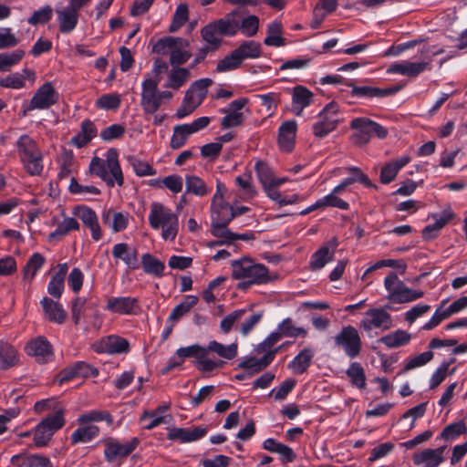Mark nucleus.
Wrapping results in <instances>:
<instances>
[{"mask_svg":"<svg viewBox=\"0 0 467 467\" xmlns=\"http://www.w3.org/2000/svg\"><path fill=\"white\" fill-rule=\"evenodd\" d=\"M453 215V212L449 206L439 213H433L431 215L433 223L428 224L422 231L423 238L432 239L436 237L440 230L452 219Z\"/></svg>","mask_w":467,"mask_h":467,"instance_id":"26","label":"nucleus"},{"mask_svg":"<svg viewBox=\"0 0 467 467\" xmlns=\"http://www.w3.org/2000/svg\"><path fill=\"white\" fill-rule=\"evenodd\" d=\"M159 78L145 75L141 83V106L145 112L155 113L160 108Z\"/></svg>","mask_w":467,"mask_h":467,"instance_id":"13","label":"nucleus"},{"mask_svg":"<svg viewBox=\"0 0 467 467\" xmlns=\"http://www.w3.org/2000/svg\"><path fill=\"white\" fill-rule=\"evenodd\" d=\"M369 123V119L356 118L351 121L350 127L355 130L351 136V141L358 146H363L369 142L372 131Z\"/></svg>","mask_w":467,"mask_h":467,"instance_id":"27","label":"nucleus"},{"mask_svg":"<svg viewBox=\"0 0 467 467\" xmlns=\"http://www.w3.org/2000/svg\"><path fill=\"white\" fill-rule=\"evenodd\" d=\"M25 170L30 175H39L43 171L42 155L37 151L29 156H25L20 159Z\"/></svg>","mask_w":467,"mask_h":467,"instance_id":"51","label":"nucleus"},{"mask_svg":"<svg viewBox=\"0 0 467 467\" xmlns=\"http://www.w3.org/2000/svg\"><path fill=\"white\" fill-rule=\"evenodd\" d=\"M106 421L109 425L113 423L111 415L104 410H91L80 415L78 423L92 424L93 422Z\"/></svg>","mask_w":467,"mask_h":467,"instance_id":"56","label":"nucleus"},{"mask_svg":"<svg viewBox=\"0 0 467 467\" xmlns=\"http://www.w3.org/2000/svg\"><path fill=\"white\" fill-rule=\"evenodd\" d=\"M58 98L59 95L53 84L46 82L36 89L28 105L25 108L24 114L35 109H47L57 102Z\"/></svg>","mask_w":467,"mask_h":467,"instance_id":"11","label":"nucleus"},{"mask_svg":"<svg viewBox=\"0 0 467 467\" xmlns=\"http://www.w3.org/2000/svg\"><path fill=\"white\" fill-rule=\"evenodd\" d=\"M104 443V457L109 463L120 461L129 456L139 444L137 438H132L127 441H121L118 439L109 437L103 440Z\"/></svg>","mask_w":467,"mask_h":467,"instance_id":"9","label":"nucleus"},{"mask_svg":"<svg viewBox=\"0 0 467 467\" xmlns=\"http://www.w3.org/2000/svg\"><path fill=\"white\" fill-rule=\"evenodd\" d=\"M62 217L61 221L57 217L53 218V224L57 225V227L48 234L49 241L60 239L68 234L71 231L78 230L79 223L77 219L66 216L64 213L62 214Z\"/></svg>","mask_w":467,"mask_h":467,"instance_id":"28","label":"nucleus"},{"mask_svg":"<svg viewBox=\"0 0 467 467\" xmlns=\"http://www.w3.org/2000/svg\"><path fill=\"white\" fill-rule=\"evenodd\" d=\"M292 112L300 116L303 110L312 104L314 94L304 86L298 85L292 89Z\"/></svg>","mask_w":467,"mask_h":467,"instance_id":"25","label":"nucleus"},{"mask_svg":"<svg viewBox=\"0 0 467 467\" xmlns=\"http://www.w3.org/2000/svg\"><path fill=\"white\" fill-rule=\"evenodd\" d=\"M240 60L255 59L261 57L262 47L259 42L254 40L244 41L237 48L234 49Z\"/></svg>","mask_w":467,"mask_h":467,"instance_id":"39","label":"nucleus"},{"mask_svg":"<svg viewBox=\"0 0 467 467\" xmlns=\"http://www.w3.org/2000/svg\"><path fill=\"white\" fill-rule=\"evenodd\" d=\"M209 350L205 347L203 353H201L199 358L194 360V366L202 372H212L215 369L222 368L224 364L223 361L211 358L209 357Z\"/></svg>","mask_w":467,"mask_h":467,"instance_id":"45","label":"nucleus"},{"mask_svg":"<svg viewBox=\"0 0 467 467\" xmlns=\"http://www.w3.org/2000/svg\"><path fill=\"white\" fill-rule=\"evenodd\" d=\"M335 344L350 358L359 356L362 342L358 331L352 326L344 327L335 337Z\"/></svg>","mask_w":467,"mask_h":467,"instance_id":"10","label":"nucleus"},{"mask_svg":"<svg viewBox=\"0 0 467 467\" xmlns=\"http://www.w3.org/2000/svg\"><path fill=\"white\" fill-rule=\"evenodd\" d=\"M121 103V96L118 93H107L100 96L95 102L98 109L103 110H116Z\"/></svg>","mask_w":467,"mask_h":467,"instance_id":"52","label":"nucleus"},{"mask_svg":"<svg viewBox=\"0 0 467 467\" xmlns=\"http://www.w3.org/2000/svg\"><path fill=\"white\" fill-rule=\"evenodd\" d=\"M334 251L327 246L317 250L312 257L311 266L315 269H321L333 259Z\"/></svg>","mask_w":467,"mask_h":467,"instance_id":"63","label":"nucleus"},{"mask_svg":"<svg viewBox=\"0 0 467 467\" xmlns=\"http://www.w3.org/2000/svg\"><path fill=\"white\" fill-rule=\"evenodd\" d=\"M97 353L121 354L129 351V342L119 336L110 335L92 345Z\"/></svg>","mask_w":467,"mask_h":467,"instance_id":"17","label":"nucleus"},{"mask_svg":"<svg viewBox=\"0 0 467 467\" xmlns=\"http://www.w3.org/2000/svg\"><path fill=\"white\" fill-rule=\"evenodd\" d=\"M213 84L211 78H201L193 82L185 93L182 105L176 110V118L181 119L192 113L203 101L208 88Z\"/></svg>","mask_w":467,"mask_h":467,"instance_id":"5","label":"nucleus"},{"mask_svg":"<svg viewBox=\"0 0 467 467\" xmlns=\"http://www.w3.org/2000/svg\"><path fill=\"white\" fill-rule=\"evenodd\" d=\"M264 42L266 46L275 47L285 45V39L282 37V25L280 22L274 21L268 25L267 36Z\"/></svg>","mask_w":467,"mask_h":467,"instance_id":"46","label":"nucleus"},{"mask_svg":"<svg viewBox=\"0 0 467 467\" xmlns=\"http://www.w3.org/2000/svg\"><path fill=\"white\" fill-rule=\"evenodd\" d=\"M346 374L355 387L358 389H364L366 387L365 371L358 362H351Z\"/></svg>","mask_w":467,"mask_h":467,"instance_id":"50","label":"nucleus"},{"mask_svg":"<svg viewBox=\"0 0 467 467\" xmlns=\"http://www.w3.org/2000/svg\"><path fill=\"white\" fill-rule=\"evenodd\" d=\"M141 265L146 274L155 276H161L165 269V265L150 254H142Z\"/></svg>","mask_w":467,"mask_h":467,"instance_id":"44","label":"nucleus"},{"mask_svg":"<svg viewBox=\"0 0 467 467\" xmlns=\"http://www.w3.org/2000/svg\"><path fill=\"white\" fill-rule=\"evenodd\" d=\"M192 133L185 124L176 125L173 128L170 146L172 149L182 148Z\"/></svg>","mask_w":467,"mask_h":467,"instance_id":"53","label":"nucleus"},{"mask_svg":"<svg viewBox=\"0 0 467 467\" xmlns=\"http://www.w3.org/2000/svg\"><path fill=\"white\" fill-rule=\"evenodd\" d=\"M186 192L196 196H204L209 193L206 183L198 176L187 175L185 177Z\"/></svg>","mask_w":467,"mask_h":467,"instance_id":"49","label":"nucleus"},{"mask_svg":"<svg viewBox=\"0 0 467 467\" xmlns=\"http://www.w3.org/2000/svg\"><path fill=\"white\" fill-rule=\"evenodd\" d=\"M242 64L238 55L233 50L228 56L221 59L216 66L218 72H228L238 68Z\"/></svg>","mask_w":467,"mask_h":467,"instance_id":"64","label":"nucleus"},{"mask_svg":"<svg viewBox=\"0 0 467 467\" xmlns=\"http://www.w3.org/2000/svg\"><path fill=\"white\" fill-rule=\"evenodd\" d=\"M411 335L402 329H397L391 333L383 336L380 342L389 348H397L406 346L410 343Z\"/></svg>","mask_w":467,"mask_h":467,"instance_id":"37","label":"nucleus"},{"mask_svg":"<svg viewBox=\"0 0 467 467\" xmlns=\"http://www.w3.org/2000/svg\"><path fill=\"white\" fill-rule=\"evenodd\" d=\"M297 123L294 119L284 121L278 129L277 142L283 151H291L295 146Z\"/></svg>","mask_w":467,"mask_h":467,"instance_id":"22","label":"nucleus"},{"mask_svg":"<svg viewBox=\"0 0 467 467\" xmlns=\"http://www.w3.org/2000/svg\"><path fill=\"white\" fill-rule=\"evenodd\" d=\"M206 429L202 427L171 428L168 430L167 438L171 441H179L182 443L192 442L204 437Z\"/></svg>","mask_w":467,"mask_h":467,"instance_id":"23","label":"nucleus"},{"mask_svg":"<svg viewBox=\"0 0 467 467\" xmlns=\"http://www.w3.org/2000/svg\"><path fill=\"white\" fill-rule=\"evenodd\" d=\"M149 224L153 230H160L165 241H174L179 233V216L171 208L161 202H152L148 216Z\"/></svg>","mask_w":467,"mask_h":467,"instance_id":"3","label":"nucleus"},{"mask_svg":"<svg viewBox=\"0 0 467 467\" xmlns=\"http://www.w3.org/2000/svg\"><path fill=\"white\" fill-rule=\"evenodd\" d=\"M384 287L388 292L387 298L396 304L413 302L424 296L422 290L406 286L395 273H390L385 277Z\"/></svg>","mask_w":467,"mask_h":467,"instance_id":"7","label":"nucleus"},{"mask_svg":"<svg viewBox=\"0 0 467 467\" xmlns=\"http://www.w3.org/2000/svg\"><path fill=\"white\" fill-rule=\"evenodd\" d=\"M214 22L223 36H234L239 32V10H234Z\"/></svg>","mask_w":467,"mask_h":467,"instance_id":"32","label":"nucleus"},{"mask_svg":"<svg viewBox=\"0 0 467 467\" xmlns=\"http://www.w3.org/2000/svg\"><path fill=\"white\" fill-rule=\"evenodd\" d=\"M190 78V69L186 67H174L168 73L164 87L178 90L189 80Z\"/></svg>","mask_w":467,"mask_h":467,"instance_id":"34","label":"nucleus"},{"mask_svg":"<svg viewBox=\"0 0 467 467\" xmlns=\"http://www.w3.org/2000/svg\"><path fill=\"white\" fill-rule=\"evenodd\" d=\"M235 183L242 192V198L248 200L256 195V190L253 184L252 176L249 173H244L235 178Z\"/></svg>","mask_w":467,"mask_h":467,"instance_id":"54","label":"nucleus"},{"mask_svg":"<svg viewBox=\"0 0 467 467\" xmlns=\"http://www.w3.org/2000/svg\"><path fill=\"white\" fill-rule=\"evenodd\" d=\"M259 28V18L254 15L244 16L239 11V32L246 37L256 35Z\"/></svg>","mask_w":467,"mask_h":467,"instance_id":"41","label":"nucleus"},{"mask_svg":"<svg viewBox=\"0 0 467 467\" xmlns=\"http://www.w3.org/2000/svg\"><path fill=\"white\" fill-rule=\"evenodd\" d=\"M314 355L315 351L312 348H306L289 362L288 368L295 374H302L310 366Z\"/></svg>","mask_w":467,"mask_h":467,"instance_id":"35","label":"nucleus"},{"mask_svg":"<svg viewBox=\"0 0 467 467\" xmlns=\"http://www.w3.org/2000/svg\"><path fill=\"white\" fill-rule=\"evenodd\" d=\"M24 56L25 52L21 49L0 53V72L9 71L22 60Z\"/></svg>","mask_w":467,"mask_h":467,"instance_id":"48","label":"nucleus"},{"mask_svg":"<svg viewBox=\"0 0 467 467\" xmlns=\"http://www.w3.org/2000/svg\"><path fill=\"white\" fill-rule=\"evenodd\" d=\"M211 352L216 353L219 357L225 359H233L237 355V344L223 345L215 340L209 342L206 347Z\"/></svg>","mask_w":467,"mask_h":467,"instance_id":"47","label":"nucleus"},{"mask_svg":"<svg viewBox=\"0 0 467 467\" xmlns=\"http://www.w3.org/2000/svg\"><path fill=\"white\" fill-rule=\"evenodd\" d=\"M26 80H29L31 84L36 80V73L27 67L0 78V87L20 89L26 87Z\"/></svg>","mask_w":467,"mask_h":467,"instance_id":"24","label":"nucleus"},{"mask_svg":"<svg viewBox=\"0 0 467 467\" xmlns=\"http://www.w3.org/2000/svg\"><path fill=\"white\" fill-rule=\"evenodd\" d=\"M202 39L210 46L218 47L221 44L223 34L219 32V27L215 22L206 25L201 31Z\"/></svg>","mask_w":467,"mask_h":467,"instance_id":"59","label":"nucleus"},{"mask_svg":"<svg viewBox=\"0 0 467 467\" xmlns=\"http://www.w3.org/2000/svg\"><path fill=\"white\" fill-rule=\"evenodd\" d=\"M45 263V258L38 253H35L27 261L24 269V279L31 281L36 274L41 269Z\"/></svg>","mask_w":467,"mask_h":467,"instance_id":"58","label":"nucleus"},{"mask_svg":"<svg viewBox=\"0 0 467 467\" xmlns=\"http://www.w3.org/2000/svg\"><path fill=\"white\" fill-rule=\"evenodd\" d=\"M430 52L429 47L420 49L422 59L420 61L400 60L392 63L387 69L389 74H399L407 78H417L430 66L431 59L425 55Z\"/></svg>","mask_w":467,"mask_h":467,"instance_id":"8","label":"nucleus"},{"mask_svg":"<svg viewBox=\"0 0 467 467\" xmlns=\"http://www.w3.org/2000/svg\"><path fill=\"white\" fill-rule=\"evenodd\" d=\"M249 103L247 98L242 97L233 100L223 111L226 114L221 121L223 129H231L243 124L245 119L244 112H249L245 106Z\"/></svg>","mask_w":467,"mask_h":467,"instance_id":"14","label":"nucleus"},{"mask_svg":"<svg viewBox=\"0 0 467 467\" xmlns=\"http://www.w3.org/2000/svg\"><path fill=\"white\" fill-rule=\"evenodd\" d=\"M106 159L94 157L89 164L91 173L99 177L108 186L123 184V174L119 163V154L116 149L111 148L105 153Z\"/></svg>","mask_w":467,"mask_h":467,"instance_id":"4","label":"nucleus"},{"mask_svg":"<svg viewBox=\"0 0 467 467\" xmlns=\"http://www.w3.org/2000/svg\"><path fill=\"white\" fill-rule=\"evenodd\" d=\"M67 272V265H58V272L52 276L47 285V292L50 296L59 298L64 291V280Z\"/></svg>","mask_w":467,"mask_h":467,"instance_id":"38","label":"nucleus"},{"mask_svg":"<svg viewBox=\"0 0 467 467\" xmlns=\"http://www.w3.org/2000/svg\"><path fill=\"white\" fill-rule=\"evenodd\" d=\"M111 253L116 260L121 261L129 269L139 268L138 252L133 246L126 243H118L113 245Z\"/></svg>","mask_w":467,"mask_h":467,"instance_id":"21","label":"nucleus"},{"mask_svg":"<svg viewBox=\"0 0 467 467\" xmlns=\"http://www.w3.org/2000/svg\"><path fill=\"white\" fill-rule=\"evenodd\" d=\"M454 362V358L450 360H444L441 365L433 371L431 376L429 387L431 389H436L446 378L449 373V368L451 364Z\"/></svg>","mask_w":467,"mask_h":467,"instance_id":"60","label":"nucleus"},{"mask_svg":"<svg viewBox=\"0 0 467 467\" xmlns=\"http://www.w3.org/2000/svg\"><path fill=\"white\" fill-rule=\"evenodd\" d=\"M445 446L436 449H424L413 455V462L420 467H439L445 460Z\"/></svg>","mask_w":467,"mask_h":467,"instance_id":"19","label":"nucleus"},{"mask_svg":"<svg viewBox=\"0 0 467 467\" xmlns=\"http://www.w3.org/2000/svg\"><path fill=\"white\" fill-rule=\"evenodd\" d=\"M198 303V297L196 296L189 295L184 300L176 306L171 313L170 314V320H178L183 315L191 310Z\"/></svg>","mask_w":467,"mask_h":467,"instance_id":"61","label":"nucleus"},{"mask_svg":"<svg viewBox=\"0 0 467 467\" xmlns=\"http://www.w3.org/2000/svg\"><path fill=\"white\" fill-rule=\"evenodd\" d=\"M105 308L118 315H135L140 311V305L135 297L111 296L107 299Z\"/></svg>","mask_w":467,"mask_h":467,"instance_id":"16","label":"nucleus"},{"mask_svg":"<svg viewBox=\"0 0 467 467\" xmlns=\"http://www.w3.org/2000/svg\"><path fill=\"white\" fill-rule=\"evenodd\" d=\"M337 7V0H319L314 10V18L312 27L317 28L322 23L324 17L333 12Z\"/></svg>","mask_w":467,"mask_h":467,"instance_id":"43","label":"nucleus"},{"mask_svg":"<svg viewBox=\"0 0 467 467\" xmlns=\"http://www.w3.org/2000/svg\"><path fill=\"white\" fill-rule=\"evenodd\" d=\"M234 218L233 206L227 202H211V223H230Z\"/></svg>","mask_w":467,"mask_h":467,"instance_id":"31","label":"nucleus"},{"mask_svg":"<svg viewBox=\"0 0 467 467\" xmlns=\"http://www.w3.org/2000/svg\"><path fill=\"white\" fill-rule=\"evenodd\" d=\"M229 223H211V234L216 239L220 240L221 244H231L234 242L236 234L228 229Z\"/></svg>","mask_w":467,"mask_h":467,"instance_id":"55","label":"nucleus"},{"mask_svg":"<svg viewBox=\"0 0 467 467\" xmlns=\"http://www.w3.org/2000/svg\"><path fill=\"white\" fill-rule=\"evenodd\" d=\"M40 304L46 317L49 321L57 324L64 323L67 313L61 304L48 297H44L40 301Z\"/></svg>","mask_w":467,"mask_h":467,"instance_id":"29","label":"nucleus"},{"mask_svg":"<svg viewBox=\"0 0 467 467\" xmlns=\"http://www.w3.org/2000/svg\"><path fill=\"white\" fill-rule=\"evenodd\" d=\"M36 412H43L47 410H54V413L42 420L34 429L32 436L34 445L37 448L45 447L52 439L54 433L65 425L64 409L57 406L55 400H42L36 402Z\"/></svg>","mask_w":467,"mask_h":467,"instance_id":"1","label":"nucleus"},{"mask_svg":"<svg viewBox=\"0 0 467 467\" xmlns=\"http://www.w3.org/2000/svg\"><path fill=\"white\" fill-rule=\"evenodd\" d=\"M275 352H268L261 358H247L239 363V368L256 373L267 367L274 359Z\"/></svg>","mask_w":467,"mask_h":467,"instance_id":"40","label":"nucleus"},{"mask_svg":"<svg viewBox=\"0 0 467 467\" xmlns=\"http://www.w3.org/2000/svg\"><path fill=\"white\" fill-rule=\"evenodd\" d=\"M391 326V316L383 308L368 309L359 323V327L369 336L373 329L387 330Z\"/></svg>","mask_w":467,"mask_h":467,"instance_id":"12","label":"nucleus"},{"mask_svg":"<svg viewBox=\"0 0 467 467\" xmlns=\"http://www.w3.org/2000/svg\"><path fill=\"white\" fill-rule=\"evenodd\" d=\"M18 361L19 358L16 348L0 340V370H6L16 366Z\"/></svg>","mask_w":467,"mask_h":467,"instance_id":"36","label":"nucleus"},{"mask_svg":"<svg viewBox=\"0 0 467 467\" xmlns=\"http://www.w3.org/2000/svg\"><path fill=\"white\" fill-rule=\"evenodd\" d=\"M410 161L409 155H403L392 161L387 162L380 171V182L388 184L392 182L399 171Z\"/></svg>","mask_w":467,"mask_h":467,"instance_id":"30","label":"nucleus"},{"mask_svg":"<svg viewBox=\"0 0 467 467\" xmlns=\"http://www.w3.org/2000/svg\"><path fill=\"white\" fill-rule=\"evenodd\" d=\"M170 409L169 403H164L159 407H157L153 411L151 412H144L141 417L140 420L145 421L146 420H150L149 422L145 425V429L151 430L161 423L164 422V413Z\"/></svg>","mask_w":467,"mask_h":467,"instance_id":"42","label":"nucleus"},{"mask_svg":"<svg viewBox=\"0 0 467 467\" xmlns=\"http://www.w3.org/2000/svg\"><path fill=\"white\" fill-rule=\"evenodd\" d=\"M101 219L103 223L115 234L127 229L130 215L128 212L117 211L113 208H105L101 213Z\"/></svg>","mask_w":467,"mask_h":467,"instance_id":"18","label":"nucleus"},{"mask_svg":"<svg viewBox=\"0 0 467 467\" xmlns=\"http://www.w3.org/2000/svg\"><path fill=\"white\" fill-rule=\"evenodd\" d=\"M231 268L232 277L239 281L237 286L243 290L253 285L268 284L276 278L265 265L246 256L232 261Z\"/></svg>","mask_w":467,"mask_h":467,"instance_id":"2","label":"nucleus"},{"mask_svg":"<svg viewBox=\"0 0 467 467\" xmlns=\"http://www.w3.org/2000/svg\"><path fill=\"white\" fill-rule=\"evenodd\" d=\"M79 426L70 436L71 443H87L98 437L99 429L94 424L78 423Z\"/></svg>","mask_w":467,"mask_h":467,"instance_id":"33","label":"nucleus"},{"mask_svg":"<svg viewBox=\"0 0 467 467\" xmlns=\"http://www.w3.org/2000/svg\"><path fill=\"white\" fill-rule=\"evenodd\" d=\"M153 51L161 55H170V63L179 67L186 63L191 57L188 42L180 37H167L159 40L153 47Z\"/></svg>","mask_w":467,"mask_h":467,"instance_id":"6","label":"nucleus"},{"mask_svg":"<svg viewBox=\"0 0 467 467\" xmlns=\"http://www.w3.org/2000/svg\"><path fill=\"white\" fill-rule=\"evenodd\" d=\"M353 96L358 98L385 97L391 92L389 89H380L369 86L349 85Z\"/></svg>","mask_w":467,"mask_h":467,"instance_id":"57","label":"nucleus"},{"mask_svg":"<svg viewBox=\"0 0 467 467\" xmlns=\"http://www.w3.org/2000/svg\"><path fill=\"white\" fill-rule=\"evenodd\" d=\"M79 11L80 9L70 5H58L56 6L57 21L61 33L68 34L77 27Z\"/></svg>","mask_w":467,"mask_h":467,"instance_id":"15","label":"nucleus"},{"mask_svg":"<svg viewBox=\"0 0 467 467\" xmlns=\"http://www.w3.org/2000/svg\"><path fill=\"white\" fill-rule=\"evenodd\" d=\"M25 349L28 355L35 357L41 363L48 362L53 358L51 345L43 337H37L30 340Z\"/></svg>","mask_w":467,"mask_h":467,"instance_id":"20","label":"nucleus"},{"mask_svg":"<svg viewBox=\"0 0 467 467\" xmlns=\"http://www.w3.org/2000/svg\"><path fill=\"white\" fill-rule=\"evenodd\" d=\"M96 369L85 362H78L65 371L63 379H69L75 377H88L95 375Z\"/></svg>","mask_w":467,"mask_h":467,"instance_id":"62","label":"nucleus"}]
</instances>
